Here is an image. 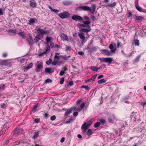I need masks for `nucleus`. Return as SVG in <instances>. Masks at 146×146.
I'll use <instances>...</instances> for the list:
<instances>
[{
  "label": "nucleus",
  "mask_w": 146,
  "mask_h": 146,
  "mask_svg": "<svg viewBox=\"0 0 146 146\" xmlns=\"http://www.w3.org/2000/svg\"><path fill=\"white\" fill-rule=\"evenodd\" d=\"M70 56L67 57H63L62 56L59 57L58 55H55L54 60L52 62L53 65L55 66L58 64H61L64 62L63 60H68L70 57Z\"/></svg>",
  "instance_id": "nucleus-1"
},
{
  "label": "nucleus",
  "mask_w": 146,
  "mask_h": 146,
  "mask_svg": "<svg viewBox=\"0 0 146 146\" xmlns=\"http://www.w3.org/2000/svg\"><path fill=\"white\" fill-rule=\"evenodd\" d=\"M98 59L100 60L101 62H106L111 64L113 60V58L108 57L104 58H99Z\"/></svg>",
  "instance_id": "nucleus-2"
},
{
  "label": "nucleus",
  "mask_w": 146,
  "mask_h": 146,
  "mask_svg": "<svg viewBox=\"0 0 146 146\" xmlns=\"http://www.w3.org/2000/svg\"><path fill=\"white\" fill-rule=\"evenodd\" d=\"M70 15L69 13L67 11H64L62 13L59 14V16L62 19H65L70 17Z\"/></svg>",
  "instance_id": "nucleus-3"
},
{
  "label": "nucleus",
  "mask_w": 146,
  "mask_h": 146,
  "mask_svg": "<svg viewBox=\"0 0 146 146\" xmlns=\"http://www.w3.org/2000/svg\"><path fill=\"white\" fill-rule=\"evenodd\" d=\"M36 29L38 33L42 35H45L48 33V31H44L41 28H39L38 27H36Z\"/></svg>",
  "instance_id": "nucleus-4"
},
{
  "label": "nucleus",
  "mask_w": 146,
  "mask_h": 146,
  "mask_svg": "<svg viewBox=\"0 0 146 146\" xmlns=\"http://www.w3.org/2000/svg\"><path fill=\"white\" fill-rule=\"evenodd\" d=\"M116 45L115 43H112L110 44L109 48L110 49L111 52H114L117 49Z\"/></svg>",
  "instance_id": "nucleus-5"
},
{
  "label": "nucleus",
  "mask_w": 146,
  "mask_h": 146,
  "mask_svg": "<svg viewBox=\"0 0 146 146\" xmlns=\"http://www.w3.org/2000/svg\"><path fill=\"white\" fill-rule=\"evenodd\" d=\"M90 23V21H86L84 22L83 23L80 24V26L83 27L89 28L90 27L89 25Z\"/></svg>",
  "instance_id": "nucleus-6"
},
{
  "label": "nucleus",
  "mask_w": 146,
  "mask_h": 146,
  "mask_svg": "<svg viewBox=\"0 0 146 146\" xmlns=\"http://www.w3.org/2000/svg\"><path fill=\"white\" fill-rule=\"evenodd\" d=\"M72 19L76 21H82L83 20V18L82 17L76 15L73 16L72 17Z\"/></svg>",
  "instance_id": "nucleus-7"
},
{
  "label": "nucleus",
  "mask_w": 146,
  "mask_h": 146,
  "mask_svg": "<svg viewBox=\"0 0 146 146\" xmlns=\"http://www.w3.org/2000/svg\"><path fill=\"white\" fill-rule=\"evenodd\" d=\"M61 40L63 41H68L69 38L68 36L66 34L64 33H62L60 35Z\"/></svg>",
  "instance_id": "nucleus-8"
},
{
  "label": "nucleus",
  "mask_w": 146,
  "mask_h": 146,
  "mask_svg": "<svg viewBox=\"0 0 146 146\" xmlns=\"http://www.w3.org/2000/svg\"><path fill=\"white\" fill-rule=\"evenodd\" d=\"M78 35L83 42H85L86 41V37L84 33H78Z\"/></svg>",
  "instance_id": "nucleus-9"
},
{
  "label": "nucleus",
  "mask_w": 146,
  "mask_h": 146,
  "mask_svg": "<svg viewBox=\"0 0 146 146\" xmlns=\"http://www.w3.org/2000/svg\"><path fill=\"white\" fill-rule=\"evenodd\" d=\"M90 126L87 124L86 122H85L82 126L81 128L83 129V133H85L87 129Z\"/></svg>",
  "instance_id": "nucleus-10"
},
{
  "label": "nucleus",
  "mask_w": 146,
  "mask_h": 146,
  "mask_svg": "<svg viewBox=\"0 0 146 146\" xmlns=\"http://www.w3.org/2000/svg\"><path fill=\"white\" fill-rule=\"evenodd\" d=\"M30 5L33 8H35L36 5V3L35 0H30Z\"/></svg>",
  "instance_id": "nucleus-11"
},
{
  "label": "nucleus",
  "mask_w": 146,
  "mask_h": 146,
  "mask_svg": "<svg viewBox=\"0 0 146 146\" xmlns=\"http://www.w3.org/2000/svg\"><path fill=\"white\" fill-rule=\"evenodd\" d=\"M53 68H46L45 70V72L46 73L50 74L54 72Z\"/></svg>",
  "instance_id": "nucleus-12"
},
{
  "label": "nucleus",
  "mask_w": 146,
  "mask_h": 146,
  "mask_svg": "<svg viewBox=\"0 0 146 146\" xmlns=\"http://www.w3.org/2000/svg\"><path fill=\"white\" fill-rule=\"evenodd\" d=\"M86 104L85 102H83L80 105V107H78L77 109V110L78 111H81L82 109L84 107V106Z\"/></svg>",
  "instance_id": "nucleus-13"
},
{
  "label": "nucleus",
  "mask_w": 146,
  "mask_h": 146,
  "mask_svg": "<svg viewBox=\"0 0 146 146\" xmlns=\"http://www.w3.org/2000/svg\"><path fill=\"white\" fill-rule=\"evenodd\" d=\"M22 130L21 129H17L15 130L14 134L15 136H17V135L19 134L22 133Z\"/></svg>",
  "instance_id": "nucleus-14"
},
{
  "label": "nucleus",
  "mask_w": 146,
  "mask_h": 146,
  "mask_svg": "<svg viewBox=\"0 0 146 146\" xmlns=\"http://www.w3.org/2000/svg\"><path fill=\"white\" fill-rule=\"evenodd\" d=\"M72 110L73 108H72L68 109L65 112L64 115L65 116H68L72 112Z\"/></svg>",
  "instance_id": "nucleus-15"
},
{
  "label": "nucleus",
  "mask_w": 146,
  "mask_h": 146,
  "mask_svg": "<svg viewBox=\"0 0 146 146\" xmlns=\"http://www.w3.org/2000/svg\"><path fill=\"white\" fill-rule=\"evenodd\" d=\"M91 28L90 27L89 28H87L86 29L83 28L80 30V32H84L86 33H88L90 32L91 30Z\"/></svg>",
  "instance_id": "nucleus-16"
},
{
  "label": "nucleus",
  "mask_w": 146,
  "mask_h": 146,
  "mask_svg": "<svg viewBox=\"0 0 146 146\" xmlns=\"http://www.w3.org/2000/svg\"><path fill=\"white\" fill-rule=\"evenodd\" d=\"M80 8H81V9L85 11H90V7L88 6H83L81 7H80Z\"/></svg>",
  "instance_id": "nucleus-17"
},
{
  "label": "nucleus",
  "mask_w": 146,
  "mask_h": 146,
  "mask_svg": "<svg viewBox=\"0 0 146 146\" xmlns=\"http://www.w3.org/2000/svg\"><path fill=\"white\" fill-rule=\"evenodd\" d=\"M50 47L49 46H48L45 51L42 53V54H47L50 51Z\"/></svg>",
  "instance_id": "nucleus-18"
},
{
  "label": "nucleus",
  "mask_w": 146,
  "mask_h": 146,
  "mask_svg": "<svg viewBox=\"0 0 146 146\" xmlns=\"http://www.w3.org/2000/svg\"><path fill=\"white\" fill-rule=\"evenodd\" d=\"M140 56H137L135 59L133 60V63L134 64L138 62L140 58Z\"/></svg>",
  "instance_id": "nucleus-19"
},
{
  "label": "nucleus",
  "mask_w": 146,
  "mask_h": 146,
  "mask_svg": "<svg viewBox=\"0 0 146 146\" xmlns=\"http://www.w3.org/2000/svg\"><path fill=\"white\" fill-rule=\"evenodd\" d=\"M101 51L102 52V54H103L109 55L110 54V52L108 50H101Z\"/></svg>",
  "instance_id": "nucleus-20"
},
{
  "label": "nucleus",
  "mask_w": 146,
  "mask_h": 146,
  "mask_svg": "<svg viewBox=\"0 0 146 146\" xmlns=\"http://www.w3.org/2000/svg\"><path fill=\"white\" fill-rule=\"evenodd\" d=\"M92 9L90 8V11L93 14L96 9V5L94 4H93L92 5Z\"/></svg>",
  "instance_id": "nucleus-21"
},
{
  "label": "nucleus",
  "mask_w": 146,
  "mask_h": 146,
  "mask_svg": "<svg viewBox=\"0 0 146 146\" xmlns=\"http://www.w3.org/2000/svg\"><path fill=\"white\" fill-rule=\"evenodd\" d=\"M136 19L138 21H141L144 19V17L143 16H135Z\"/></svg>",
  "instance_id": "nucleus-22"
},
{
  "label": "nucleus",
  "mask_w": 146,
  "mask_h": 146,
  "mask_svg": "<svg viewBox=\"0 0 146 146\" xmlns=\"http://www.w3.org/2000/svg\"><path fill=\"white\" fill-rule=\"evenodd\" d=\"M40 39V35L38 34L36 35L35 39V40L36 42H37Z\"/></svg>",
  "instance_id": "nucleus-23"
},
{
  "label": "nucleus",
  "mask_w": 146,
  "mask_h": 146,
  "mask_svg": "<svg viewBox=\"0 0 146 146\" xmlns=\"http://www.w3.org/2000/svg\"><path fill=\"white\" fill-rule=\"evenodd\" d=\"M33 64L32 63H30L29 65L25 67V70H28L30 68H31L33 66Z\"/></svg>",
  "instance_id": "nucleus-24"
},
{
  "label": "nucleus",
  "mask_w": 146,
  "mask_h": 146,
  "mask_svg": "<svg viewBox=\"0 0 146 146\" xmlns=\"http://www.w3.org/2000/svg\"><path fill=\"white\" fill-rule=\"evenodd\" d=\"M106 80L104 78L98 81V82L99 84H102L106 82Z\"/></svg>",
  "instance_id": "nucleus-25"
},
{
  "label": "nucleus",
  "mask_w": 146,
  "mask_h": 146,
  "mask_svg": "<svg viewBox=\"0 0 146 146\" xmlns=\"http://www.w3.org/2000/svg\"><path fill=\"white\" fill-rule=\"evenodd\" d=\"M51 38L50 37L47 36L46 38V41L47 44L48 45L51 42Z\"/></svg>",
  "instance_id": "nucleus-26"
},
{
  "label": "nucleus",
  "mask_w": 146,
  "mask_h": 146,
  "mask_svg": "<svg viewBox=\"0 0 146 146\" xmlns=\"http://www.w3.org/2000/svg\"><path fill=\"white\" fill-rule=\"evenodd\" d=\"M43 67V66L42 65V64H39L37 65L36 68V71H38V70L42 68Z\"/></svg>",
  "instance_id": "nucleus-27"
},
{
  "label": "nucleus",
  "mask_w": 146,
  "mask_h": 146,
  "mask_svg": "<svg viewBox=\"0 0 146 146\" xmlns=\"http://www.w3.org/2000/svg\"><path fill=\"white\" fill-rule=\"evenodd\" d=\"M66 70V68H65L64 70H61L60 72L59 75L60 76H63L65 73V71Z\"/></svg>",
  "instance_id": "nucleus-28"
},
{
  "label": "nucleus",
  "mask_w": 146,
  "mask_h": 146,
  "mask_svg": "<svg viewBox=\"0 0 146 146\" xmlns=\"http://www.w3.org/2000/svg\"><path fill=\"white\" fill-rule=\"evenodd\" d=\"M39 133L38 131L35 132V134L33 137V138L34 139H35L37 138L39 135Z\"/></svg>",
  "instance_id": "nucleus-29"
},
{
  "label": "nucleus",
  "mask_w": 146,
  "mask_h": 146,
  "mask_svg": "<svg viewBox=\"0 0 146 146\" xmlns=\"http://www.w3.org/2000/svg\"><path fill=\"white\" fill-rule=\"evenodd\" d=\"M19 35L21 36L23 38H24L25 37V33L23 32H19L18 33Z\"/></svg>",
  "instance_id": "nucleus-30"
},
{
  "label": "nucleus",
  "mask_w": 146,
  "mask_h": 146,
  "mask_svg": "<svg viewBox=\"0 0 146 146\" xmlns=\"http://www.w3.org/2000/svg\"><path fill=\"white\" fill-rule=\"evenodd\" d=\"M136 9L140 11H142V8L141 7H140L138 5L136 4L135 5Z\"/></svg>",
  "instance_id": "nucleus-31"
},
{
  "label": "nucleus",
  "mask_w": 146,
  "mask_h": 146,
  "mask_svg": "<svg viewBox=\"0 0 146 146\" xmlns=\"http://www.w3.org/2000/svg\"><path fill=\"white\" fill-rule=\"evenodd\" d=\"M97 67L96 66H91L90 67V69L92 70L93 71H95L97 72Z\"/></svg>",
  "instance_id": "nucleus-32"
},
{
  "label": "nucleus",
  "mask_w": 146,
  "mask_h": 146,
  "mask_svg": "<svg viewBox=\"0 0 146 146\" xmlns=\"http://www.w3.org/2000/svg\"><path fill=\"white\" fill-rule=\"evenodd\" d=\"M86 132L87 135H89L92 134V130L91 129H89L87 131H86Z\"/></svg>",
  "instance_id": "nucleus-33"
},
{
  "label": "nucleus",
  "mask_w": 146,
  "mask_h": 146,
  "mask_svg": "<svg viewBox=\"0 0 146 146\" xmlns=\"http://www.w3.org/2000/svg\"><path fill=\"white\" fill-rule=\"evenodd\" d=\"M115 119V117L113 115L112 116L108 119V121L110 123L112 122L113 119Z\"/></svg>",
  "instance_id": "nucleus-34"
},
{
  "label": "nucleus",
  "mask_w": 146,
  "mask_h": 146,
  "mask_svg": "<svg viewBox=\"0 0 146 146\" xmlns=\"http://www.w3.org/2000/svg\"><path fill=\"white\" fill-rule=\"evenodd\" d=\"M134 43L135 46H139V40H135L134 41Z\"/></svg>",
  "instance_id": "nucleus-35"
},
{
  "label": "nucleus",
  "mask_w": 146,
  "mask_h": 146,
  "mask_svg": "<svg viewBox=\"0 0 146 146\" xmlns=\"http://www.w3.org/2000/svg\"><path fill=\"white\" fill-rule=\"evenodd\" d=\"M82 88H84L86 90H90V88L88 86L83 85L81 87Z\"/></svg>",
  "instance_id": "nucleus-36"
},
{
  "label": "nucleus",
  "mask_w": 146,
  "mask_h": 146,
  "mask_svg": "<svg viewBox=\"0 0 146 146\" xmlns=\"http://www.w3.org/2000/svg\"><path fill=\"white\" fill-rule=\"evenodd\" d=\"M97 76V74H95L91 78V80L92 81H94Z\"/></svg>",
  "instance_id": "nucleus-37"
},
{
  "label": "nucleus",
  "mask_w": 146,
  "mask_h": 146,
  "mask_svg": "<svg viewBox=\"0 0 146 146\" xmlns=\"http://www.w3.org/2000/svg\"><path fill=\"white\" fill-rule=\"evenodd\" d=\"M63 3L65 5H68L71 3L70 1H65L63 2Z\"/></svg>",
  "instance_id": "nucleus-38"
},
{
  "label": "nucleus",
  "mask_w": 146,
  "mask_h": 146,
  "mask_svg": "<svg viewBox=\"0 0 146 146\" xmlns=\"http://www.w3.org/2000/svg\"><path fill=\"white\" fill-rule=\"evenodd\" d=\"M116 4V3L115 2H113L112 3H111L107 5L108 6L110 7H113L114 6H115Z\"/></svg>",
  "instance_id": "nucleus-39"
},
{
  "label": "nucleus",
  "mask_w": 146,
  "mask_h": 146,
  "mask_svg": "<svg viewBox=\"0 0 146 146\" xmlns=\"http://www.w3.org/2000/svg\"><path fill=\"white\" fill-rule=\"evenodd\" d=\"M29 24H31L35 22V20L34 19L32 18L30 19L29 21Z\"/></svg>",
  "instance_id": "nucleus-40"
},
{
  "label": "nucleus",
  "mask_w": 146,
  "mask_h": 146,
  "mask_svg": "<svg viewBox=\"0 0 146 146\" xmlns=\"http://www.w3.org/2000/svg\"><path fill=\"white\" fill-rule=\"evenodd\" d=\"M5 85L4 84H1L0 85V91L3 90L5 89Z\"/></svg>",
  "instance_id": "nucleus-41"
},
{
  "label": "nucleus",
  "mask_w": 146,
  "mask_h": 146,
  "mask_svg": "<svg viewBox=\"0 0 146 146\" xmlns=\"http://www.w3.org/2000/svg\"><path fill=\"white\" fill-rule=\"evenodd\" d=\"M100 123L99 122H97L94 125V127L95 128H97L99 127L100 125Z\"/></svg>",
  "instance_id": "nucleus-42"
},
{
  "label": "nucleus",
  "mask_w": 146,
  "mask_h": 146,
  "mask_svg": "<svg viewBox=\"0 0 146 146\" xmlns=\"http://www.w3.org/2000/svg\"><path fill=\"white\" fill-rule=\"evenodd\" d=\"M45 82L46 84L51 83L52 82V80L48 78L46 80Z\"/></svg>",
  "instance_id": "nucleus-43"
},
{
  "label": "nucleus",
  "mask_w": 146,
  "mask_h": 146,
  "mask_svg": "<svg viewBox=\"0 0 146 146\" xmlns=\"http://www.w3.org/2000/svg\"><path fill=\"white\" fill-rule=\"evenodd\" d=\"M46 64L47 65H50L51 63L52 64V60L50 58L46 62Z\"/></svg>",
  "instance_id": "nucleus-44"
},
{
  "label": "nucleus",
  "mask_w": 146,
  "mask_h": 146,
  "mask_svg": "<svg viewBox=\"0 0 146 146\" xmlns=\"http://www.w3.org/2000/svg\"><path fill=\"white\" fill-rule=\"evenodd\" d=\"M65 48L67 51H70L71 50V48L70 46H68L67 45H65Z\"/></svg>",
  "instance_id": "nucleus-45"
},
{
  "label": "nucleus",
  "mask_w": 146,
  "mask_h": 146,
  "mask_svg": "<svg viewBox=\"0 0 146 146\" xmlns=\"http://www.w3.org/2000/svg\"><path fill=\"white\" fill-rule=\"evenodd\" d=\"M93 121L92 120H90L87 122V124L89 126H90V125L92 123Z\"/></svg>",
  "instance_id": "nucleus-46"
},
{
  "label": "nucleus",
  "mask_w": 146,
  "mask_h": 146,
  "mask_svg": "<svg viewBox=\"0 0 146 146\" xmlns=\"http://www.w3.org/2000/svg\"><path fill=\"white\" fill-rule=\"evenodd\" d=\"M99 120L101 122V123L103 124H104L106 123L105 120L104 119H100Z\"/></svg>",
  "instance_id": "nucleus-47"
},
{
  "label": "nucleus",
  "mask_w": 146,
  "mask_h": 146,
  "mask_svg": "<svg viewBox=\"0 0 146 146\" xmlns=\"http://www.w3.org/2000/svg\"><path fill=\"white\" fill-rule=\"evenodd\" d=\"M128 64V63L127 62L123 63L122 64V66H127Z\"/></svg>",
  "instance_id": "nucleus-48"
},
{
  "label": "nucleus",
  "mask_w": 146,
  "mask_h": 146,
  "mask_svg": "<svg viewBox=\"0 0 146 146\" xmlns=\"http://www.w3.org/2000/svg\"><path fill=\"white\" fill-rule=\"evenodd\" d=\"M140 105L141 106H143V107L146 106V101L145 102H141L140 103Z\"/></svg>",
  "instance_id": "nucleus-49"
},
{
  "label": "nucleus",
  "mask_w": 146,
  "mask_h": 146,
  "mask_svg": "<svg viewBox=\"0 0 146 146\" xmlns=\"http://www.w3.org/2000/svg\"><path fill=\"white\" fill-rule=\"evenodd\" d=\"M56 118V116L55 115H53L51 116V117L50 120L52 121H53Z\"/></svg>",
  "instance_id": "nucleus-50"
},
{
  "label": "nucleus",
  "mask_w": 146,
  "mask_h": 146,
  "mask_svg": "<svg viewBox=\"0 0 146 146\" xmlns=\"http://www.w3.org/2000/svg\"><path fill=\"white\" fill-rule=\"evenodd\" d=\"M0 64L2 65L5 66L7 64V63L4 61H2L0 62Z\"/></svg>",
  "instance_id": "nucleus-51"
},
{
  "label": "nucleus",
  "mask_w": 146,
  "mask_h": 146,
  "mask_svg": "<svg viewBox=\"0 0 146 146\" xmlns=\"http://www.w3.org/2000/svg\"><path fill=\"white\" fill-rule=\"evenodd\" d=\"M73 120V119L72 118H70L66 122V123H69L71 122Z\"/></svg>",
  "instance_id": "nucleus-52"
},
{
  "label": "nucleus",
  "mask_w": 146,
  "mask_h": 146,
  "mask_svg": "<svg viewBox=\"0 0 146 146\" xmlns=\"http://www.w3.org/2000/svg\"><path fill=\"white\" fill-rule=\"evenodd\" d=\"M64 77H62L60 80V84H62L63 83V82L64 81Z\"/></svg>",
  "instance_id": "nucleus-53"
},
{
  "label": "nucleus",
  "mask_w": 146,
  "mask_h": 146,
  "mask_svg": "<svg viewBox=\"0 0 146 146\" xmlns=\"http://www.w3.org/2000/svg\"><path fill=\"white\" fill-rule=\"evenodd\" d=\"M52 11L54 12H55L56 13H57L59 11V10H58V9H52Z\"/></svg>",
  "instance_id": "nucleus-54"
},
{
  "label": "nucleus",
  "mask_w": 146,
  "mask_h": 146,
  "mask_svg": "<svg viewBox=\"0 0 146 146\" xmlns=\"http://www.w3.org/2000/svg\"><path fill=\"white\" fill-rule=\"evenodd\" d=\"M34 121L36 123H37L40 121V119L38 118L35 119L34 120Z\"/></svg>",
  "instance_id": "nucleus-55"
},
{
  "label": "nucleus",
  "mask_w": 146,
  "mask_h": 146,
  "mask_svg": "<svg viewBox=\"0 0 146 146\" xmlns=\"http://www.w3.org/2000/svg\"><path fill=\"white\" fill-rule=\"evenodd\" d=\"M1 108H3L5 107V104H1Z\"/></svg>",
  "instance_id": "nucleus-56"
},
{
  "label": "nucleus",
  "mask_w": 146,
  "mask_h": 146,
  "mask_svg": "<svg viewBox=\"0 0 146 146\" xmlns=\"http://www.w3.org/2000/svg\"><path fill=\"white\" fill-rule=\"evenodd\" d=\"M78 112H74L73 113V115L75 117H76V116H77L78 115Z\"/></svg>",
  "instance_id": "nucleus-57"
},
{
  "label": "nucleus",
  "mask_w": 146,
  "mask_h": 146,
  "mask_svg": "<svg viewBox=\"0 0 146 146\" xmlns=\"http://www.w3.org/2000/svg\"><path fill=\"white\" fill-rule=\"evenodd\" d=\"M84 19L86 20H88V21H89L90 19L89 17L87 16H85L84 17Z\"/></svg>",
  "instance_id": "nucleus-58"
},
{
  "label": "nucleus",
  "mask_w": 146,
  "mask_h": 146,
  "mask_svg": "<svg viewBox=\"0 0 146 146\" xmlns=\"http://www.w3.org/2000/svg\"><path fill=\"white\" fill-rule=\"evenodd\" d=\"M38 104H37L36 105H35L33 107V109L34 110H35L37 108V106H38Z\"/></svg>",
  "instance_id": "nucleus-59"
},
{
  "label": "nucleus",
  "mask_w": 146,
  "mask_h": 146,
  "mask_svg": "<svg viewBox=\"0 0 146 146\" xmlns=\"http://www.w3.org/2000/svg\"><path fill=\"white\" fill-rule=\"evenodd\" d=\"M82 101V100L81 99L78 100L76 102L77 104H80L81 102Z\"/></svg>",
  "instance_id": "nucleus-60"
},
{
  "label": "nucleus",
  "mask_w": 146,
  "mask_h": 146,
  "mask_svg": "<svg viewBox=\"0 0 146 146\" xmlns=\"http://www.w3.org/2000/svg\"><path fill=\"white\" fill-rule=\"evenodd\" d=\"M78 54L79 55H83L84 54V52L82 51L78 52Z\"/></svg>",
  "instance_id": "nucleus-61"
},
{
  "label": "nucleus",
  "mask_w": 146,
  "mask_h": 146,
  "mask_svg": "<svg viewBox=\"0 0 146 146\" xmlns=\"http://www.w3.org/2000/svg\"><path fill=\"white\" fill-rule=\"evenodd\" d=\"M69 85L72 86L74 84L73 82V81H70L69 82Z\"/></svg>",
  "instance_id": "nucleus-62"
},
{
  "label": "nucleus",
  "mask_w": 146,
  "mask_h": 146,
  "mask_svg": "<svg viewBox=\"0 0 146 146\" xmlns=\"http://www.w3.org/2000/svg\"><path fill=\"white\" fill-rule=\"evenodd\" d=\"M91 82H92V81L91 80L90 78L88 79L87 80H86V83Z\"/></svg>",
  "instance_id": "nucleus-63"
},
{
  "label": "nucleus",
  "mask_w": 146,
  "mask_h": 146,
  "mask_svg": "<svg viewBox=\"0 0 146 146\" xmlns=\"http://www.w3.org/2000/svg\"><path fill=\"white\" fill-rule=\"evenodd\" d=\"M64 137H62L61 140H60V142H61V143H63L64 142Z\"/></svg>",
  "instance_id": "nucleus-64"
}]
</instances>
